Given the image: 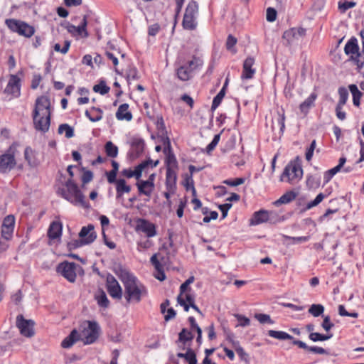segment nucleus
I'll use <instances>...</instances> for the list:
<instances>
[{
	"mask_svg": "<svg viewBox=\"0 0 364 364\" xmlns=\"http://www.w3.org/2000/svg\"><path fill=\"white\" fill-rule=\"evenodd\" d=\"M114 271L124 284V297L127 303L132 301L139 303L141 296L146 295L145 287L122 265H116Z\"/></svg>",
	"mask_w": 364,
	"mask_h": 364,
	"instance_id": "1",
	"label": "nucleus"
},
{
	"mask_svg": "<svg viewBox=\"0 0 364 364\" xmlns=\"http://www.w3.org/2000/svg\"><path fill=\"white\" fill-rule=\"evenodd\" d=\"M57 193L75 205L79 204L84 208L90 207L89 203L85 200V196L77 185L71 178L65 183L64 187L58 188Z\"/></svg>",
	"mask_w": 364,
	"mask_h": 364,
	"instance_id": "2",
	"label": "nucleus"
},
{
	"mask_svg": "<svg viewBox=\"0 0 364 364\" xmlns=\"http://www.w3.org/2000/svg\"><path fill=\"white\" fill-rule=\"evenodd\" d=\"M198 14V4L196 1H191L185 10L182 26L186 30L193 31L197 27V16Z\"/></svg>",
	"mask_w": 364,
	"mask_h": 364,
	"instance_id": "3",
	"label": "nucleus"
},
{
	"mask_svg": "<svg viewBox=\"0 0 364 364\" xmlns=\"http://www.w3.org/2000/svg\"><path fill=\"white\" fill-rule=\"evenodd\" d=\"M94 225L89 224L87 226H83L79 232V237L81 238L80 241L75 240L73 243H69V249L76 248L83 245H89L95 241L97 237V234L94 231Z\"/></svg>",
	"mask_w": 364,
	"mask_h": 364,
	"instance_id": "4",
	"label": "nucleus"
},
{
	"mask_svg": "<svg viewBox=\"0 0 364 364\" xmlns=\"http://www.w3.org/2000/svg\"><path fill=\"white\" fill-rule=\"evenodd\" d=\"M6 23L9 29L21 36L29 38L35 33V28L28 23L16 19H7Z\"/></svg>",
	"mask_w": 364,
	"mask_h": 364,
	"instance_id": "5",
	"label": "nucleus"
},
{
	"mask_svg": "<svg viewBox=\"0 0 364 364\" xmlns=\"http://www.w3.org/2000/svg\"><path fill=\"white\" fill-rule=\"evenodd\" d=\"M87 328H85L82 331L83 341L85 344H91L96 341L98 338L100 328L95 321H87Z\"/></svg>",
	"mask_w": 364,
	"mask_h": 364,
	"instance_id": "6",
	"label": "nucleus"
},
{
	"mask_svg": "<svg viewBox=\"0 0 364 364\" xmlns=\"http://www.w3.org/2000/svg\"><path fill=\"white\" fill-rule=\"evenodd\" d=\"M35 323L31 319H26L23 316L19 314L16 317V326L22 336L31 338L34 336Z\"/></svg>",
	"mask_w": 364,
	"mask_h": 364,
	"instance_id": "7",
	"label": "nucleus"
},
{
	"mask_svg": "<svg viewBox=\"0 0 364 364\" xmlns=\"http://www.w3.org/2000/svg\"><path fill=\"white\" fill-rule=\"evenodd\" d=\"M303 170L301 166L291 163L285 167L281 176V180L284 181L285 180V178H287V181L288 182L293 183L296 181L299 180L301 178Z\"/></svg>",
	"mask_w": 364,
	"mask_h": 364,
	"instance_id": "8",
	"label": "nucleus"
},
{
	"mask_svg": "<svg viewBox=\"0 0 364 364\" xmlns=\"http://www.w3.org/2000/svg\"><path fill=\"white\" fill-rule=\"evenodd\" d=\"M76 267L77 264L74 262H63L60 263L57 268V272L60 273L68 282H74L76 279Z\"/></svg>",
	"mask_w": 364,
	"mask_h": 364,
	"instance_id": "9",
	"label": "nucleus"
},
{
	"mask_svg": "<svg viewBox=\"0 0 364 364\" xmlns=\"http://www.w3.org/2000/svg\"><path fill=\"white\" fill-rule=\"evenodd\" d=\"M33 114L50 116V102L47 96L41 95L36 100Z\"/></svg>",
	"mask_w": 364,
	"mask_h": 364,
	"instance_id": "10",
	"label": "nucleus"
},
{
	"mask_svg": "<svg viewBox=\"0 0 364 364\" xmlns=\"http://www.w3.org/2000/svg\"><path fill=\"white\" fill-rule=\"evenodd\" d=\"M34 128L39 132L46 133L49 130L50 124V116L37 114L32 113Z\"/></svg>",
	"mask_w": 364,
	"mask_h": 364,
	"instance_id": "11",
	"label": "nucleus"
},
{
	"mask_svg": "<svg viewBox=\"0 0 364 364\" xmlns=\"http://www.w3.org/2000/svg\"><path fill=\"white\" fill-rule=\"evenodd\" d=\"M107 289L112 298L122 299V289L116 279L111 274H109L107 277Z\"/></svg>",
	"mask_w": 364,
	"mask_h": 364,
	"instance_id": "12",
	"label": "nucleus"
},
{
	"mask_svg": "<svg viewBox=\"0 0 364 364\" xmlns=\"http://www.w3.org/2000/svg\"><path fill=\"white\" fill-rule=\"evenodd\" d=\"M136 230L144 232L148 237H152L156 235L155 225L143 218L137 220Z\"/></svg>",
	"mask_w": 364,
	"mask_h": 364,
	"instance_id": "13",
	"label": "nucleus"
},
{
	"mask_svg": "<svg viewBox=\"0 0 364 364\" xmlns=\"http://www.w3.org/2000/svg\"><path fill=\"white\" fill-rule=\"evenodd\" d=\"M145 143L142 139L134 138L131 144L129 156L132 160L137 159L144 150Z\"/></svg>",
	"mask_w": 364,
	"mask_h": 364,
	"instance_id": "14",
	"label": "nucleus"
},
{
	"mask_svg": "<svg viewBox=\"0 0 364 364\" xmlns=\"http://www.w3.org/2000/svg\"><path fill=\"white\" fill-rule=\"evenodd\" d=\"M344 51L346 55H351V60L355 61L357 63V59L359 58V47L358 45V41L355 37L350 38L346 43Z\"/></svg>",
	"mask_w": 364,
	"mask_h": 364,
	"instance_id": "15",
	"label": "nucleus"
},
{
	"mask_svg": "<svg viewBox=\"0 0 364 364\" xmlns=\"http://www.w3.org/2000/svg\"><path fill=\"white\" fill-rule=\"evenodd\" d=\"M20 79L16 75H11L9 82L5 88L4 92L8 94H11L15 97L20 95Z\"/></svg>",
	"mask_w": 364,
	"mask_h": 364,
	"instance_id": "16",
	"label": "nucleus"
},
{
	"mask_svg": "<svg viewBox=\"0 0 364 364\" xmlns=\"http://www.w3.org/2000/svg\"><path fill=\"white\" fill-rule=\"evenodd\" d=\"M177 169L178 168H166V190H168L169 191H175L177 181Z\"/></svg>",
	"mask_w": 364,
	"mask_h": 364,
	"instance_id": "17",
	"label": "nucleus"
},
{
	"mask_svg": "<svg viewBox=\"0 0 364 364\" xmlns=\"http://www.w3.org/2000/svg\"><path fill=\"white\" fill-rule=\"evenodd\" d=\"M255 63V59L252 57H248L243 63V70L241 77L242 79H251L255 73V69L252 68Z\"/></svg>",
	"mask_w": 364,
	"mask_h": 364,
	"instance_id": "18",
	"label": "nucleus"
},
{
	"mask_svg": "<svg viewBox=\"0 0 364 364\" xmlns=\"http://www.w3.org/2000/svg\"><path fill=\"white\" fill-rule=\"evenodd\" d=\"M272 213V212L265 210H260L255 212L250 220V223L255 225L267 222L269 220V216Z\"/></svg>",
	"mask_w": 364,
	"mask_h": 364,
	"instance_id": "19",
	"label": "nucleus"
},
{
	"mask_svg": "<svg viewBox=\"0 0 364 364\" xmlns=\"http://www.w3.org/2000/svg\"><path fill=\"white\" fill-rule=\"evenodd\" d=\"M16 164L14 156L11 154H5L0 156V171L11 169Z\"/></svg>",
	"mask_w": 364,
	"mask_h": 364,
	"instance_id": "20",
	"label": "nucleus"
},
{
	"mask_svg": "<svg viewBox=\"0 0 364 364\" xmlns=\"http://www.w3.org/2000/svg\"><path fill=\"white\" fill-rule=\"evenodd\" d=\"M316 97L317 95L313 92L299 105L300 112L304 116H306L309 113V109L314 106Z\"/></svg>",
	"mask_w": 364,
	"mask_h": 364,
	"instance_id": "21",
	"label": "nucleus"
},
{
	"mask_svg": "<svg viewBox=\"0 0 364 364\" xmlns=\"http://www.w3.org/2000/svg\"><path fill=\"white\" fill-rule=\"evenodd\" d=\"M115 186L117 198H122L124 193H128L132 190L131 186L127 184V182L124 178H119L117 182L115 183Z\"/></svg>",
	"mask_w": 364,
	"mask_h": 364,
	"instance_id": "22",
	"label": "nucleus"
},
{
	"mask_svg": "<svg viewBox=\"0 0 364 364\" xmlns=\"http://www.w3.org/2000/svg\"><path fill=\"white\" fill-rule=\"evenodd\" d=\"M128 104L124 103L121 105L116 112L117 119L118 120L131 121L132 119V114L128 110Z\"/></svg>",
	"mask_w": 364,
	"mask_h": 364,
	"instance_id": "23",
	"label": "nucleus"
},
{
	"mask_svg": "<svg viewBox=\"0 0 364 364\" xmlns=\"http://www.w3.org/2000/svg\"><path fill=\"white\" fill-rule=\"evenodd\" d=\"M62 234V224L58 221H53L50 223L48 230V236L55 240L61 236Z\"/></svg>",
	"mask_w": 364,
	"mask_h": 364,
	"instance_id": "24",
	"label": "nucleus"
},
{
	"mask_svg": "<svg viewBox=\"0 0 364 364\" xmlns=\"http://www.w3.org/2000/svg\"><path fill=\"white\" fill-rule=\"evenodd\" d=\"M24 158L27 161L29 166L36 167L40 161L36 157V152L29 146H27L24 151Z\"/></svg>",
	"mask_w": 364,
	"mask_h": 364,
	"instance_id": "25",
	"label": "nucleus"
},
{
	"mask_svg": "<svg viewBox=\"0 0 364 364\" xmlns=\"http://www.w3.org/2000/svg\"><path fill=\"white\" fill-rule=\"evenodd\" d=\"M85 114L91 122H96L102 119L103 111L99 107H92L90 110L87 109Z\"/></svg>",
	"mask_w": 364,
	"mask_h": 364,
	"instance_id": "26",
	"label": "nucleus"
},
{
	"mask_svg": "<svg viewBox=\"0 0 364 364\" xmlns=\"http://www.w3.org/2000/svg\"><path fill=\"white\" fill-rule=\"evenodd\" d=\"M193 72L188 69V65L183 64L176 69L177 77L181 81H187L192 77Z\"/></svg>",
	"mask_w": 364,
	"mask_h": 364,
	"instance_id": "27",
	"label": "nucleus"
},
{
	"mask_svg": "<svg viewBox=\"0 0 364 364\" xmlns=\"http://www.w3.org/2000/svg\"><path fill=\"white\" fill-rule=\"evenodd\" d=\"M297 196V193L293 191H287L283 194L278 200L274 202L275 206H279L282 204H287L294 200Z\"/></svg>",
	"mask_w": 364,
	"mask_h": 364,
	"instance_id": "28",
	"label": "nucleus"
},
{
	"mask_svg": "<svg viewBox=\"0 0 364 364\" xmlns=\"http://www.w3.org/2000/svg\"><path fill=\"white\" fill-rule=\"evenodd\" d=\"M79 340V334L77 330L73 329L61 343V346L64 348H70L77 341Z\"/></svg>",
	"mask_w": 364,
	"mask_h": 364,
	"instance_id": "29",
	"label": "nucleus"
},
{
	"mask_svg": "<svg viewBox=\"0 0 364 364\" xmlns=\"http://www.w3.org/2000/svg\"><path fill=\"white\" fill-rule=\"evenodd\" d=\"M87 18V15H85L81 23L78 26H76V37L81 36L83 38H87L89 36V33L87 30L88 23Z\"/></svg>",
	"mask_w": 364,
	"mask_h": 364,
	"instance_id": "30",
	"label": "nucleus"
},
{
	"mask_svg": "<svg viewBox=\"0 0 364 364\" xmlns=\"http://www.w3.org/2000/svg\"><path fill=\"white\" fill-rule=\"evenodd\" d=\"M136 186L138 188L139 195H144L146 196L150 197L151 196L152 192L154 190V187L150 185H144L143 181H139Z\"/></svg>",
	"mask_w": 364,
	"mask_h": 364,
	"instance_id": "31",
	"label": "nucleus"
},
{
	"mask_svg": "<svg viewBox=\"0 0 364 364\" xmlns=\"http://www.w3.org/2000/svg\"><path fill=\"white\" fill-rule=\"evenodd\" d=\"M268 336L272 338L278 339V340H293L294 337L289 333L281 331H274V330H269L267 332Z\"/></svg>",
	"mask_w": 364,
	"mask_h": 364,
	"instance_id": "32",
	"label": "nucleus"
},
{
	"mask_svg": "<svg viewBox=\"0 0 364 364\" xmlns=\"http://www.w3.org/2000/svg\"><path fill=\"white\" fill-rule=\"evenodd\" d=\"M95 298L99 306L104 309H106L109 306V301L103 290L99 291L98 294L95 295Z\"/></svg>",
	"mask_w": 364,
	"mask_h": 364,
	"instance_id": "33",
	"label": "nucleus"
},
{
	"mask_svg": "<svg viewBox=\"0 0 364 364\" xmlns=\"http://www.w3.org/2000/svg\"><path fill=\"white\" fill-rule=\"evenodd\" d=\"M348 87L353 95V105L356 107H359L360 103V100L363 95V93L358 90V87L354 84L350 85Z\"/></svg>",
	"mask_w": 364,
	"mask_h": 364,
	"instance_id": "34",
	"label": "nucleus"
},
{
	"mask_svg": "<svg viewBox=\"0 0 364 364\" xmlns=\"http://www.w3.org/2000/svg\"><path fill=\"white\" fill-rule=\"evenodd\" d=\"M227 83H228V82L226 81L225 85H223V88L217 94V95L213 98L212 105H211L212 111H214L215 109H216V108L220 105L223 97H225V87H226Z\"/></svg>",
	"mask_w": 364,
	"mask_h": 364,
	"instance_id": "35",
	"label": "nucleus"
},
{
	"mask_svg": "<svg viewBox=\"0 0 364 364\" xmlns=\"http://www.w3.org/2000/svg\"><path fill=\"white\" fill-rule=\"evenodd\" d=\"M194 338V335L192 331H189L187 328H183L181 331L178 333V342H181L184 345L188 341H191Z\"/></svg>",
	"mask_w": 364,
	"mask_h": 364,
	"instance_id": "36",
	"label": "nucleus"
},
{
	"mask_svg": "<svg viewBox=\"0 0 364 364\" xmlns=\"http://www.w3.org/2000/svg\"><path fill=\"white\" fill-rule=\"evenodd\" d=\"M184 64L188 65V69L193 72L203 66V60L200 58L194 55L191 60Z\"/></svg>",
	"mask_w": 364,
	"mask_h": 364,
	"instance_id": "37",
	"label": "nucleus"
},
{
	"mask_svg": "<svg viewBox=\"0 0 364 364\" xmlns=\"http://www.w3.org/2000/svg\"><path fill=\"white\" fill-rule=\"evenodd\" d=\"M306 186L309 189H316L319 187L321 183V178L319 176L309 175L306 178Z\"/></svg>",
	"mask_w": 364,
	"mask_h": 364,
	"instance_id": "38",
	"label": "nucleus"
},
{
	"mask_svg": "<svg viewBox=\"0 0 364 364\" xmlns=\"http://www.w3.org/2000/svg\"><path fill=\"white\" fill-rule=\"evenodd\" d=\"M105 149L106 154L111 158H115L118 154V147L114 145L112 141H107L105 144Z\"/></svg>",
	"mask_w": 364,
	"mask_h": 364,
	"instance_id": "39",
	"label": "nucleus"
},
{
	"mask_svg": "<svg viewBox=\"0 0 364 364\" xmlns=\"http://www.w3.org/2000/svg\"><path fill=\"white\" fill-rule=\"evenodd\" d=\"M183 185L186 187V191L191 189L193 196H196V191L194 187L193 175H191V174H186L185 175Z\"/></svg>",
	"mask_w": 364,
	"mask_h": 364,
	"instance_id": "40",
	"label": "nucleus"
},
{
	"mask_svg": "<svg viewBox=\"0 0 364 364\" xmlns=\"http://www.w3.org/2000/svg\"><path fill=\"white\" fill-rule=\"evenodd\" d=\"M332 337H333L332 333L323 335V334H321L319 333L311 332L309 335V339L314 342L327 341V340L331 338Z\"/></svg>",
	"mask_w": 364,
	"mask_h": 364,
	"instance_id": "41",
	"label": "nucleus"
},
{
	"mask_svg": "<svg viewBox=\"0 0 364 364\" xmlns=\"http://www.w3.org/2000/svg\"><path fill=\"white\" fill-rule=\"evenodd\" d=\"M58 132L59 134L65 132V137L68 139L72 138L74 136V129L68 124H62L58 127Z\"/></svg>",
	"mask_w": 364,
	"mask_h": 364,
	"instance_id": "42",
	"label": "nucleus"
},
{
	"mask_svg": "<svg viewBox=\"0 0 364 364\" xmlns=\"http://www.w3.org/2000/svg\"><path fill=\"white\" fill-rule=\"evenodd\" d=\"M355 5L356 3L354 1L341 0L338 3V8L341 13L344 14L348 9L353 8Z\"/></svg>",
	"mask_w": 364,
	"mask_h": 364,
	"instance_id": "43",
	"label": "nucleus"
},
{
	"mask_svg": "<svg viewBox=\"0 0 364 364\" xmlns=\"http://www.w3.org/2000/svg\"><path fill=\"white\" fill-rule=\"evenodd\" d=\"M324 311V306L321 304H312L309 309V313L314 317L321 316Z\"/></svg>",
	"mask_w": 364,
	"mask_h": 364,
	"instance_id": "44",
	"label": "nucleus"
},
{
	"mask_svg": "<svg viewBox=\"0 0 364 364\" xmlns=\"http://www.w3.org/2000/svg\"><path fill=\"white\" fill-rule=\"evenodd\" d=\"M339 101L337 105L344 106L348 97V92L346 87H341L338 89Z\"/></svg>",
	"mask_w": 364,
	"mask_h": 364,
	"instance_id": "45",
	"label": "nucleus"
},
{
	"mask_svg": "<svg viewBox=\"0 0 364 364\" xmlns=\"http://www.w3.org/2000/svg\"><path fill=\"white\" fill-rule=\"evenodd\" d=\"M110 88L108 87L105 82L102 80L97 85H95L93 87V90L95 92H99L100 94L104 95L109 92Z\"/></svg>",
	"mask_w": 364,
	"mask_h": 364,
	"instance_id": "46",
	"label": "nucleus"
},
{
	"mask_svg": "<svg viewBox=\"0 0 364 364\" xmlns=\"http://www.w3.org/2000/svg\"><path fill=\"white\" fill-rule=\"evenodd\" d=\"M166 168H178V162L174 154H168L166 155Z\"/></svg>",
	"mask_w": 364,
	"mask_h": 364,
	"instance_id": "47",
	"label": "nucleus"
},
{
	"mask_svg": "<svg viewBox=\"0 0 364 364\" xmlns=\"http://www.w3.org/2000/svg\"><path fill=\"white\" fill-rule=\"evenodd\" d=\"M255 318L262 324L269 323L274 324V321L271 318L270 316L265 314H255Z\"/></svg>",
	"mask_w": 364,
	"mask_h": 364,
	"instance_id": "48",
	"label": "nucleus"
},
{
	"mask_svg": "<svg viewBox=\"0 0 364 364\" xmlns=\"http://www.w3.org/2000/svg\"><path fill=\"white\" fill-rule=\"evenodd\" d=\"M139 78L138 70L134 66H129L127 70V80L128 82L131 80H136Z\"/></svg>",
	"mask_w": 364,
	"mask_h": 364,
	"instance_id": "49",
	"label": "nucleus"
},
{
	"mask_svg": "<svg viewBox=\"0 0 364 364\" xmlns=\"http://www.w3.org/2000/svg\"><path fill=\"white\" fill-rule=\"evenodd\" d=\"M325 197H326V196L322 193L318 194L314 200H312L306 204V206L304 209V210H309V209L318 205L325 198Z\"/></svg>",
	"mask_w": 364,
	"mask_h": 364,
	"instance_id": "50",
	"label": "nucleus"
},
{
	"mask_svg": "<svg viewBox=\"0 0 364 364\" xmlns=\"http://www.w3.org/2000/svg\"><path fill=\"white\" fill-rule=\"evenodd\" d=\"M220 139V134H215L212 140V141L207 146L206 151L208 154H210L218 145Z\"/></svg>",
	"mask_w": 364,
	"mask_h": 364,
	"instance_id": "51",
	"label": "nucleus"
},
{
	"mask_svg": "<svg viewBox=\"0 0 364 364\" xmlns=\"http://www.w3.org/2000/svg\"><path fill=\"white\" fill-rule=\"evenodd\" d=\"M15 218L14 215H9L3 220L2 225L5 228L14 229Z\"/></svg>",
	"mask_w": 364,
	"mask_h": 364,
	"instance_id": "52",
	"label": "nucleus"
},
{
	"mask_svg": "<svg viewBox=\"0 0 364 364\" xmlns=\"http://www.w3.org/2000/svg\"><path fill=\"white\" fill-rule=\"evenodd\" d=\"M237 40L232 35H229L226 41V48L228 50L232 51L234 53L236 52L235 50L233 49L234 46L237 43Z\"/></svg>",
	"mask_w": 364,
	"mask_h": 364,
	"instance_id": "53",
	"label": "nucleus"
},
{
	"mask_svg": "<svg viewBox=\"0 0 364 364\" xmlns=\"http://www.w3.org/2000/svg\"><path fill=\"white\" fill-rule=\"evenodd\" d=\"M193 282H194V277L191 276L185 282H183L180 287L179 295L182 296V294L184 292L187 291L188 290H190L191 288L189 287V285L191 284H192Z\"/></svg>",
	"mask_w": 364,
	"mask_h": 364,
	"instance_id": "54",
	"label": "nucleus"
},
{
	"mask_svg": "<svg viewBox=\"0 0 364 364\" xmlns=\"http://www.w3.org/2000/svg\"><path fill=\"white\" fill-rule=\"evenodd\" d=\"M70 46V42L69 41H65L64 46L61 48L59 43H55L54 46V50L56 52H60L62 54H66L68 52V50Z\"/></svg>",
	"mask_w": 364,
	"mask_h": 364,
	"instance_id": "55",
	"label": "nucleus"
},
{
	"mask_svg": "<svg viewBox=\"0 0 364 364\" xmlns=\"http://www.w3.org/2000/svg\"><path fill=\"white\" fill-rule=\"evenodd\" d=\"M283 38L286 39L289 43H291L294 39H297V36L296 35L295 31H294L293 28L286 31L283 34Z\"/></svg>",
	"mask_w": 364,
	"mask_h": 364,
	"instance_id": "56",
	"label": "nucleus"
},
{
	"mask_svg": "<svg viewBox=\"0 0 364 364\" xmlns=\"http://www.w3.org/2000/svg\"><path fill=\"white\" fill-rule=\"evenodd\" d=\"M235 317L240 322V323L237 324L236 326H240L242 327H246V326H250V320L247 317H246L243 315H241V314H235Z\"/></svg>",
	"mask_w": 364,
	"mask_h": 364,
	"instance_id": "57",
	"label": "nucleus"
},
{
	"mask_svg": "<svg viewBox=\"0 0 364 364\" xmlns=\"http://www.w3.org/2000/svg\"><path fill=\"white\" fill-rule=\"evenodd\" d=\"M185 360L188 363V364H198L196 355L190 347L188 348V355Z\"/></svg>",
	"mask_w": 364,
	"mask_h": 364,
	"instance_id": "58",
	"label": "nucleus"
},
{
	"mask_svg": "<svg viewBox=\"0 0 364 364\" xmlns=\"http://www.w3.org/2000/svg\"><path fill=\"white\" fill-rule=\"evenodd\" d=\"M245 183V178H237L235 179H226L223 181V183L228 185L230 186H237Z\"/></svg>",
	"mask_w": 364,
	"mask_h": 364,
	"instance_id": "59",
	"label": "nucleus"
},
{
	"mask_svg": "<svg viewBox=\"0 0 364 364\" xmlns=\"http://www.w3.org/2000/svg\"><path fill=\"white\" fill-rule=\"evenodd\" d=\"M316 140H313L310 144V146L308 148V149L306 152V154H305L306 159L308 161H310L312 159V157L314 155V151L316 149Z\"/></svg>",
	"mask_w": 364,
	"mask_h": 364,
	"instance_id": "60",
	"label": "nucleus"
},
{
	"mask_svg": "<svg viewBox=\"0 0 364 364\" xmlns=\"http://www.w3.org/2000/svg\"><path fill=\"white\" fill-rule=\"evenodd\" d=\"M266 18L269 22H274L277 18V11L274 8L269 7L267 9Z\"/></svg>",
	"mask_w": 364,
	"mask_h": 364,
	"instance_id": "61",
	"label": "nucleus"
},
{
	"mask_svg": "<svg viewBox=\"0 0 364 364\" xmlns=\"http://www.w3.org/2000/svg\"><path fill=\"white\" fill-rule=\"evenodd\" d=\"M321 326L327 332L334 326V324L331 321L329 316H323V321L321 323Z\"/></svg>",
	"mask_w": 364,
	"mask_h": 364,
	"instance_id": "62",
	"label": "nucleus"
},
{
	"mask_svg": "<svg viewBox=\"0 0 364 364\" xmlns=\"http://www.w3.org/2000/svg\"><path fill=\"white\" fill-rule=\"evenodd\" d=\"M13 232L14 229L1 226V237L5 240H10L12 237Z\"/></svg>",
	"mask_w": 364,
	"mask_h": 364,
	"instance_id": "63",
	"label": "nucleus"
},
{
	"mask_svg": "<svg viewBox=\"0 0 364 364\" xmlns=\"http://www.w3.org/2000/svg\"><path fill=\"white\" fill-rule=\"evenodd\" d=\"M231 203H225L218 205V208L222 213V218L224 219L227 217L228 210L231 208Z\"/></svg>",
	"mask_w": 364,
	"mask_h": 364,
	"instance_id": "64",
	"label": "nucleus"
}]
</instances>
